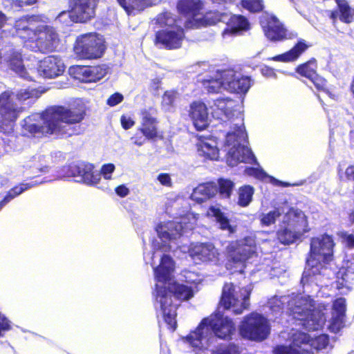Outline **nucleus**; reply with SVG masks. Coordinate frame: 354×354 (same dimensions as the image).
I'll use <instances>...</instances> for the list:
<instances>
[{"label":"nucleus","instance_id":"35","mask_svg":"<svg viewBox=\"0 0 354 354\" xmlns=\"http://www.w3.org/2000/svg\"><path fill=\"white\" fill-rule=\"evenodd\" d=\"M42 182L37 183V181H32L28 183H21L15 187L12 188L7 194L4 196L3 200L0 201V210L10 201L14 199L17 196L20 195L24 191L29 188H31L38 184H41Z\"/></svg>","mask_w":354,"mask_h":354},{"label":"nucleus","instance_id":"57","mask_svg":"<svg viewBox=\"0 0 354 354\" xmlns=\"http://www.w3.org/2000/svg\"><path fill=\"white\" fill-rule=\"evenodd\" d=\"M120 122L122 127L124 129H129L135 124L134 120L131 117L127 115H122Z\"/></svg>","mask_w":354,"mask_h":354},{"label":"nucleus","instance_id":"62","mask_svg":"<svg viewBox=\"0 0 354 354\" xmlns=\"http://www.w3.org/2000/svg\"><path fill=\"white\" fill-rule=\"evenodd\" d=\"M345 174L348 180L354 181V166H349L345 171Z\"/></svg>","mask_w":354,"mask_h":354},{"label":"nucleus","instance_id":"24","mask_svg":"<svg viewBox=\"0 0 354 354\" xmlns=\"http://www.w3.org/2000/svg\"><path fill=\"white\" fill-rule=\"evenodd\" d=\"M37 71L44 77L54 78L64 71V64L60 57L48 56L39 62Z\"/></svg>","mask_w":354,"mask_h":354},{"label":"nucleus","instance_id":"51","mask_svg":"<svg viewBox=\"0 0 354 354\" xmlns=\"http://www.w3.org/2000/svg\"><path fill=\"white\" fill-rule=\"evenodd\" d=\"M6 17L3 13L0 12V28H1L3 26V24L6 23ZM14 32V27L12 28V32L10 33H8L6 30L0 31V44H4L6 43V41L4 38H8V35H10L13 38L14 36H12V33Z\"/></svg>","mask_w":354,"mask_h":354},{"label":"nucleus","instance_id":"33","mask_svg":"<svg viewBox=\"0 0 354 354\" xmlns=\"http://www.w3.org/2000/svg\"><path fill=\"white\" fill-rule=\"evenodd\" d=\"M216 192L217 187L213 183L201 184L194 189L191 198L198 203H203L214 196Z\"/></svg>","mask_w":354,"mask_h":354},{"label":"nucleus","instance_id":"11","mask_svg":"<svg viewBox=\"0 0 354 354\" xmlns=\"http://www.w3.org/2000/svg\"><path fill=\"white\" fill-rule=\"evenodd\" d=\"M250 287L236 288L232 283L225 284L220 301L219 309L232 310L235 314H241L250 305Z\"/></svg>","mask_w":354,"mask_h":354},{"label":"nucleus","instance_id":"20","mask_svg":"<svg viewBox=\"0 0 354 354\" xmlns=\"http://www.w3.org/2000/svg\"><path fill=\"white\" fill-rule=\"evenodd\" d=\"M308 336L306 333L297 332L292 335V343L278 345L273 349V354H306L308 352Z\"/></svg>","mask_w":354,"mask_h":354},{"label":"nucleus","instance_id":"31","mask_svg":"<svg viewBox=\"0 0 354 354\" xmlns=\"http://www.w3.org/2000/svg\"><path fill=\"white\" fill-rule=\"evenodd\" d=\"M138 131L148 140L154 139L158 136L156 119L146 110L142 111L141 124Z\"/></svg>","mask_w":354,"mask_h":354},{"label":"nucleus","instance_id":"37","mask_svg":"<svg viewBox=\"0 0 354 354\" xmlns=\"http://www.w3.org/2000/svg\"><path fill=\"white\" fill-rule=\"evenodd\" d=\"M201 19L203 21V24L201 26L214 25L219 21L223 23L228 21L229 14L227 12H220L218 11H211L206 13L205 15H202Z\"/></svg>","mask_w":354,"mask_h":354},{"label":"nucleus","instance_id":"56","mask_svg":"<svg viewBox=\"0 0 354 354\" xmlns=\"http://www.w3.org/2000/svg\"><path fill=\"white\" fill-rule=\"evenodd\" d=\"M131 140L136 145L141 147L145 143L146 140L148 139L146 138V137H145L143 134H142L138 130L136 134L133 137H131Z\"/></svg>","mask_w":354,"mask_h":354},{"label":"nucleus","instance_id":"8","mask_svg":"<svg viewBox=\"0 0 354 354\" xmlns=\"http://www.w3.org/2000/svg\"><path fill=\"white\" fill-rule=\"evenodd\" d=\"M196 215L192 212L176 214L172 221H160L156 226V231L163 242L176 241L186 230H192L196 224Z\"/></svg>","mask_w":354,"mask_h":354},{"label":"nucleus","instance_id":"15","mask_svg":"<svg viewBox=\"0 0 354 354\" xmlns=\"http://www.w3.org/2000/svg\"><path fill=\"white\" fill-rule=\"evenodd\" d=\"M13 44L14 41H12L10 46L3 50V54L0 50V65L6 62L10 68L20 77L32 80L24 65L21 50Z\"/></svg>","mask_w":354,"mask_h":354},{"label":"nucleus","instance_id":"53","mask_svg":"<svg viewBox=\"0 0 354 354\" xmlns=\"http://www.w3.org/2000/svg\"><path fill=\"white\" fill-rule=\"evenodd\" d=\"M10 1V6L14 9L23 8L25 6L32 5L35 3L37 0H8Z\"/></svg>","mask_w":354,"mask_h":354},{"label":"nucleus","instance_id":"43","mask_svg":"<svg viewBox=\"0 0 354 354\" xmlns=\"http://www.w3.org/2000/svg\"><path fill=\"white\" fill-rule=\"evenodd\" d=\"M38 97V92L35 89H21L17 94V98L21 102H24L26 100H29L28 103L32 102Z\"/></svg>","mask_w":354,"mask_h":354},{"label":"nucleus","instance_id":"29","mask_svg":"<svg viewBox=\"0 0 354 354\" xmlns=\"http://www.w3.org/2000/svg\"><path fill=\"white\" fill-rule=\"evenodd\" d=\"M216 255L214 245H194L189 248V256L196 263L197 261H212Z\"/></svg>","mask_w":354,"mask_h":354},{"label":"nucleus","instance_id":"42","mask_svg":"<svg viewBox=\"0 0 354 354\" xmlns=\"http://www.w3.org/2000/svg\"><path fill=\"white\" fill-rule=\"evenodd\" d=\"M220 195L223 198H230L234 188V183L228 179L221 178L218 181Z\"/></svg>","mask_w":354,"mask_h":354},{"label":"nucleus","instance_id":"58","mask_svg":"<svg viewBox=\"0 0 354 354\" xmlns=\"http://www.w3.org/2000/svg\"><path fill=\"white\" fill-rule=\"evenodd\" d=\"M158 181L165 186H170L171 181V178L167 174H160L158 176Z\"/></svg>","mask_w":354,"mask_h":354},{"label":"nucleus","instance_id":"22","mask_svg":"<svg viewBox=\"0 0 354 354\" xmlns=\"http://www.w3.org/2000/svg\"><path fill=\"white\" fill-rule=\"evenodd\" d=\"M75 78L82 82H95L102 79L107 73L108 68L105 65L94 66H77L72 69Z\"/></svg>","mask_w":354,"mask_h":354},{"label":"nucleus","instance_id":"46","mask_svg":"<svg viewBox=\"0 0 354 354\" xmlns=\"http://www.w3.org/2000/svg\"><path fill=\"white\" fill-rule=\"evenodd\" d=\"M177 97V93L174 91H166L162 99V106L166 111H169L174 106Z\"/></svg>","mask_w":354,"mask_h":354},{"label":"nucleus","instance_id":"10","mask_svg":"<svg viewBox=\"0 0 354 354\" xmlns=\"http://www.w3.org/2000/svg\"><path fill=\"white\" fill-rule=\"evenodd\" d=\"M333 245H310V255L307 259L302 280L306 277L326 274L327 268L324 265L333 259Z\"/></svg>","mask_w":354,"mask_h":354},{"label":"nucleus","instance_id":"44","mask_svg":"<svg viewBox=\"0 0 354 354\" xmlns=\"http://www.w3.org/2000/svg\"><path fill=\"white\" fill-rule=\"evenodd\" d=\"M207 351H209L211 354H240L239 347L234 344L222 345L216 349L209 348Z\"/></svg>","mask_w":354,"mask_h":354},{"label":"nucleus","instance_id":"9","mask_svg":"<svg viewBox=\"0 0 354 354\" xmlns=\"http://www.w3.org/2000/svg\"><path fill=\"white\" fill-rule=\"evenodd\" d=\"M106 49L102 35L90 32L77 37L73 47L76 57L80 59H97L100 58Z\"/></svg>","mask_w":354,"mask_h":354},{"label":"nucleus","instance_id":"49","mask_svg":"<svg viewBox=\"0 0 354 354\" xmlns=\"http://www.w3.org/2000/svg\"><path fill=\"white\" fill-rule=\"evenodd\" d=\"M184 277L186 282L190 284H199L203 280L197 272L192 271H185Z\"/></svg>","mask_w":354,"mask_h":354},{"label":"nucleus","instance_id":"34","mask_svg":"<svg viewBox=\"0 0 354 354\" xmlns=\"http://www.w3.org/2000/svg\"><path fill=\"white\" fill-rule=\"evenodd\" d=\"M308 46L304 40H300L291 50L281 55L273 57L272 59L283 62L295 61L308 48Z\"/></svg>","mask_w":354,"mask_h":354},{"label":"nucleus","instance_id":"12","mask_svg":"<svg viewBox=\"0 0 354 354\" xmlns=\"http://www.w3.org/2000/svg\"><path fill=\"white\" fill-rule=\"evenodd\" d=\"M69 177L73 178L75 182L88 185H97L100 180V174L99 171L94 170L93 165L85 162L73 163L63 167L57 171V177L55 179Z\"/></svg>","mask_w":354,"mask_h":354},{"label":"nucleus","instance_id":"55","mask_svg":"<svg viewBox=\"0 0 354 354\" xmlns=\"http://www.w3.org/2000/svg\"><path fill=\"white\" fill-rule=\"evenodd\" d=\"M123 100V95L119 93L111 95L107 100V104L111 106H114Z\"/></svg>","mask_w":354,"mask_h":354},{"label":"nucleus","instance_id":"30","mask_svg":"<svg viewBox=\"0 0 354 354\" xmlns=\"http://www.w3.org/2000/svg\"><path fill=\"white\" fill-rule=\"evenodd\" d=\"M207 214L209 216L214 218L216 222L219 225V227L229 234H232L236 231V226L234 225L229 219L227 214L224 212L218 205L209 207Z\"/></svg>","mask_w":354,"mask_h":354},{"label":"nucleus","instance_id":"1","mask_svg":"<svg viewBox=\"0 0 354 354\" xmlns=\"http://www.w3.org/2000/svg\"><path fill=\"white\" fill-rule=\"evenodd\" d=\"M212 110V117L221 120V124L228 127L229 131L226 133L223 144L224 151H227V163L234 167L239 162H244L257 165V167H246L245 173L257 179H270V182L274 185L288 186V183L281 182L275 178L268 176L266 172L259 167L257 160L252 150L245 145L247 134L243 126V115L237 109V102L230 97H221L209 102Z\"/></svg>","mask_w":354,"mask_h":354},{"label":"nucleus","instance_id":"26","mask_svg":"<svg viewBox=\"0 0 354 354\" xmlns=\"http://www.w3.org/2000/svg\"><path fill=\"white\" fill-rule=\"evenodd\" d=\"M189 115L197 130L205 129L209 124V113L205 104L196 101L190 104Z\"/></svg>","mask_w":354,"mask_h":354},{"label":"nucleus","instance_id":"61","mask_svg":"<svg viewBox=\"0 0 354 354\" xmlns=\"http://www.w3.org/2000/svg\"><path fill=\"white\" fill-rule=\"evenodd\" d=\"M339 236H342L346 243H354V235L352 234H348L345 232H342L339 233Z\"/></svg>","mask_w":354,"mask_h":354},{"label":"nucleus","instance_id":"64","mask_svg":"<svg viewBox=\"0 0 354 354\" xmlns=\"http://www.w3.org/2000/svg\"><path fill=\"white\" fill-rule=\"evenodd\" d=\"M119 5L126 10V7L127 6L128 1L127 0H117Z\"/></svg>","mask_w":354,"mask_h":354},{"label":"nucleus","instance_id":"25","mask_svg":"<svg viewBox=\"0 0 354 354\" xmlns=\"http://www.w3.org/2000/svg\"><path fill=\"white\" fill-rule=\"evenodd\" d=\"M196 147L198 156L205 159L216 160L219 158L218 143L214 136H201Z\"/></svg>","mask_w":354,"mask_h":354},{"label":"nucleus","instance_id":"52","mask_svg":"<svg viewBox=\"0 0 354 354\" xmlns=\"http://www.w3.org/2000/svg\"><path fill=\"white\" fill-rule=\"evenodd\" d=\"M310 81L314 84L315 88L319 91H324L326 88V81L317 73L313 77Z\"/></svg>","mask_w":354,"mask_h":354},{"label":"nucleus","instance_id":"23","mask_svg":"<svg viewBox=\"0 0 354 354\" xmlns=\"http://www.w3.org/2000/svg\"><path fill=\"white\" fill-rule=\"evenodd\" d=\"M301 215H303L301 211L295 210L294 209H290L288 212L283 217V223H287V225L278 232V238L280 243H293L299 239L301 236V232L297 227L293 226V225L290 223L289 219L292 216L299 218Z\"/></svg>","mask_w":354,"mask_h":354},{"label":"nucleus","instance_id":"41","mask_svg":"<svg viewBox=\"0 0 354 354\" xmlns=\"http://www.w3.org/2000/svg\"><path fill=\"white\" fill-rule=\"evenodd\" d=\"M315 70V62L311 60L299 66L297 68V72L301 76H304L310 80L313 77H315V75L316 74Z\"/></svg>","mask_w":354,"mask_h":354},{"label":"nucleus","instance_id":"4","mask_svg":"<svg viewBox=\"0 0 354 354\" xmlns=\"http://www.w3.org/2000/svg\"><path fill=\"white\" fill-rule=\"evenodd\" d=\"M286 306V313L299 321L298 325L308 330L321 328L326 322V312L330 308L323 304L315 306L313 300L309 296L301 295L277 296L271 298L268 307L274 315L281 313Z\"/></svg>","mask_w":354,"mask_h":354},{"label":"nucleus","instance_id":"5","mask_svg":"<svg viewBox=\"0 0 354 354\" xmlns=\"http://www.w3.org/2000/svg\"><path fill=\"white\" fill-rule=\"evenodd\" d=\"M37 18L32 15L18 19L12 35L21 39L24 47L33 52L52 51L58 45V35L53 27L37 25Z\"/></svg>","mask_w":354,"mask_h":354},{"label":"nucleus","instance_id":"14","mask_svg":"<svg viewBox=\"0 0 354 354\" xmlns=\"http://www.w3.org/2000/svg\"><path fill=\"white\" fill-rule=\"evenodd\" d=\"M12 94L8 91L0 95V131L5 133L12 131L13 123L24 111L22 106L14 102Z\"/></svg>","mask_w":354,"mask_h":354},{"label":"nucleus","instance_id":"47","mask_svg":"<svg viewBox=\"0 0 354 354\" xmlns=\"http://www.w3.org/2000/svg\"><path fill=\"white\" fill-rule=\"evenodd\" d=\"M281 215L279 209H275L267 214L261 215V223L263 225L269 226L275 223L276 219Z\"/></svg>","mask_w":354,"mask_h":354},{"label":"nucleus","instance_id":"3","mask_svg":"<svg viewBox=\"0 0 354 354\" xmlns=\"http://www.w3.org/2000/svg\"><path fill=\"white\" fill-rule=\"evenodd\" d=\"M85 115L82 104L68 107L55 106L41 113H33L21 121V133L28 138H41L48 136H71L80 134V123Z\"/></svg>","mask_w":354,"mask_h":354},{"label":"nucleus","instance_id":"45","mask_svg":"<svg viewBox=\"0 0 354 354\" xmlns=\"http://www.w3.org/2000/svg\"><path fill=\"white\" fill-rule=\"evenodd\" d=\"M56 22L62 24L65 26H69L72 23H80V21H77L73 15V10L71 8L69 11H63L60 12L55 19Z\"/></svg>","mask_w":354,"mask_h":354},{"label":"nucleus","instance_id":"63","mask_svg":"<svg viewBox=\"0 0 354 354\" xmlns=\"http://www.w3.org/2000/svg\"><path fill=\"white\" fill-rule=\"evenodd\" d=\"M34 167L37 168L39 171L42 173H46L48 171V167L46 166H41V164H34Z\"/></svg>","mask_w":354,"mask_h":354},{"label":"nucleus","instance_id":"18","mask_svg":"<svg viewBox=\"0 0 354 354\" xmlns=\"http://www.w3.org/2000/svg\"><path fill=\"white\" fill-rule=\"evenodd\" d=\"M256 245H230L227 247L228 260L235 264L243 266L246 262L253 263L257 258Z\"/></svg>","mask_w":354,"mask_h":354},{"label":"nucleus","instance_id":"39","mask_svg":"<svg viewBox=\"0 0 354 354\" xmlns=\"http://www.w3.org/2000/svg\"><path fill=\"white\" fill-rule=\"evenodd\" d=\"M254 188L250 185H244L239 189L238 204L241 207L248 206L252 201Z\"/></svg>","mask_w":354,"mask_h":354},{"label":"nucleus","instance_id":"48","mask_svg":"<svg viewBox=\"0 0 354 354\" xmlns=\"http://www.w3.org/2000/svg\"><path fill=\"white\" fill-rule=\"evenodd\" d=\"M242 6L250 12H257L262 10V0H242Z\"/></svg>","mask_w":354,"mask_h":354},{"label":"nucleus","instance_id":"16","mask_svg":"<svg viewBox=\"0 0 354 354\" xmlns=\"http://www.w3.org/2000/svg\"><path fill=\"white\" fill-rule=\"evenodd\" d=\"M178 11L187 17L185 26L187 28L201 27L203 21L200 12L202 8L201 0H180L177 6Z\"/></svg>","mask_w":354,"mask_h":354},{"label":"nucleus","instance_id":"7","mask_svg":"<svg viewBox=\"0 0 354 354\" xmlns=\"http://www.w3.org/2000/svg\"><path fill=\"white\" fill-rule=\"evenodd\" d=\"M156 23L167 28L156 32V44L167 49L180 48L184 39V30L176 24L173 15L168 12L161 13L157 16Z\"/></svg>","mask_w":354,"mask_h":354},{"label":"nucleus","instance_id":"50","mask_svg":"<svg viewBox=\"0 0 354 354\" xmlns=\"http://www.w3.org/2000/svg\"><path fill=\"white\" fill-rule=\"evenodd\" d=\"M115 167L112 163L104 164L102 166L100 172V177L102 176L104 179L110 180L111 178V174L115 171Z\"/></svg>","mask_w":354,"mask_h":354},{"label":"nucleus","instance_id":"21","mask_svg":"<svg viewBox=\"0 0 354 354\" xmlns=\"http://www.w3.org/2000/svg\"><path fill=\"white\" fill-rule=\"evenodd\" d=\"M260 23L268 39L281 41L287 37L286 30L274 16L268 14L263 15Z\"/></svg>","mask_w":354,"mask_h":354},{"label":"nucleus","instance_id":"32","mask_svg":"<svg viewBox=\"0 0 354 354\" xmlns=\"http://www.w3.org/2000/svg\"><path fill=\"white\" fill-rule=\"evenodd\" d=\"M338 10L331 12L330 18L335 21L337 19L344 23H351L354 19V10H352L345 0H335Z\"/></svg>","mask_w":354,"mask_h":354},{"label":"nucleus","instance_id":"28","mask_svg":"<svg viewBox=\"0 0 354 354\" xmlns=\"http://www.w3.org/2000/svg\"><path fill=\"white\" fill-rule=\"evenodd\" d=\"M228 14L229 19L228 21L225 22L227 28H226L222 33L224 39L227 38L228 36L236 35L239 31L249 29L250 24L245 17L232 15L231 13Z\"/></svg>","mask_w":354,"mask_h":354},{"label":"nucleus","instance_id":"36","mask_svg":"<svg viewBox=\"0 0 354 354\" xmlns=\"http://www.w3.org/2000/svg\"><path fill=\"white\" fill-rule=\"evenodd\" d=\"M221 71H218L214 77H210L202 80V83L208 93H218L222 88L224 89L223 79L221 77Z\"/></svg>","mask_w":354,"mask_h":354},{"label":"nucleus","instance_id":"60","mask_svg":"<svg viewBox=\"0 0 354 354\" xmlns=\"http://www.w3.org/2000/svg\"><path fill=\"white\" fill-rule=\"evenodd\" d=\"M317 241L318 243H334L333 237L327 234H324L320 237H317Z\"/></svg>","mask_w":354,"mask_h":354},{"label":"nucleus","instance_id":"19","mask_svg":"<svg viewBox=\"0 0 354 354\" xmlns=\"http://www.w3.org/2000/svg\"><path fill=\"white\" fill-rule=\"evenodd\" d=\"M99 0H69L74 17L80 23H85L95 16Z\"/></svg>","mask_w":354,"mask_h":354},{"label":"nucleus","instance_id":"2","mask_svg":"<svg viewBox=\"0 0 354 354\" xmlns=\"http://www.w3.org/2000/svg\"><path fill=\"white\" fill-rule=\"evenodd\" d=\"M150 249H145L144 258L151 260L154 267L156 281L153 295L155 306L161 311L165 322L174 330L176 327V309L178 304L173 303L171 295L180 300H188L194 296L191 287L172 282L175 265L171 257L166 254L170 245H149Z\"/></svg>","mask_w":354,"mask_h":354},{"label":"nucleus","instance_id":"59","mask_svg":"<svg viewBox=\"0 0 354 354\" xmlns=\"http://www.w3.org/2000/svg\"><path fill=\"white\" fill-rule=\"evenodd\" d=\"M115 193L120 197H125L129 194V189L124 185H122L115 188Z\"/></svg>","mask_w":354,"mask_h":354},{"label":"nucleus","instance_id":"27","mask_svg":"<svg viewBox=\"0 0 354 354\" xmlns=\"http://www.w3.org/2000/svg\"><path fill=\"white\" fill-rule=\"evenodd\" d=\"M345 312V299L340 297L335 299L333 304L332 317L328 326L331 332L337 333L344 327Z\"/></svg>","mask_w":354,"mask_h":354},{"label":"nucleus","instance_id":"40","mask_svg":"<svg viewBox=\"0 0 354 354\" xmlns=\"http://www.w3.org/2000/svg\"><path fill=\"white\" fill-rule=\"evenodd\" d=\"M306 335L309 337V340L308 342L309 345L308 351L312 348L317 351H321L326 348L328 345L329 340L328 337L326 335L323 334L315 338H310L308 334Z\"/></svg>","mask_w":354,"mask_h":354},{"label":"nucleus","instance_id":"54","mask_svg":"<svg viewBox=\"0 0 354 354\" xmlns=\"http://www.w3.org/2000/svg\"><path fill=\"white\" fill-rule=\"evenodd\" d=\"M10 329L9 321L0 313V337L3 336L4 333Z\"/></svg>","mask_w":354,"mask_h":354},{"label":"nucleus","instance_id":"38","mask_svg":"<svg viewBox=\"0 0 354 354\" xmlns=\"http://www.w3.org/2000/svg\"><path fill=\"white\" fill-rule=\"evenodd\" d=\"M152 4L153 0H128L125 11L129 15H135L151 6Z\"/></svg>","mask_w":354,"mask_h":354},{"label":"nucleus","instance_id":"13","mask_svg":"<svg viewBox=\"0 0 354 354\" xmlns=\"http://www.w3.org/2000/svg\"><path fill=\"white\" fill-rule=\"evenodd\" d=\"M239 330L243 337L261 342L268 337L270 328L266 318L260 314L252 313L244 318Z\"/></svg>","mask_w":354,"mask_h":354},{"label":"nucleus","instance_id":"6","mask_svg":"<svg viewBox=\"0 0 354 354\" xmlns=\"http://www.w3.org/2000/svg\"><path fill=\"white\" fill-rule=\"evenodd\" d=\"M234 331L232 320L218 312L203 319L196 329L186 337V340L196 354H205L216 337L227 339Z\"/></svg>","mask_w":354,"mask_h":354},{"label":"nucleus","instance_id":"17","mask_svg":"<svg viewBox=\"0 0 354 354\" xmlns=\"http://www.w3.org/2000/svg\"><path fill=\"white\" fill-rule=\"evenodd\" d=\"M224 90L230 93L245 94L252 85V80L248 76L242 75L232 69L221 71Z\"/></svg>","mask_w":354,"mask_h":354}]
</instances>
